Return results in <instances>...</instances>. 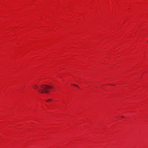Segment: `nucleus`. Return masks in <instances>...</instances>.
<instances>
[{
    "label": "nucleus",
    "instance_id": "1",
    "mask_svg": "<svg viewBox=\"0 0 148 148\" xmlns=\"http://www.w3.org/2000/svg\"><path fill=\"white\" fill-rule=\"evenodd\" d=\"M40 88H39L38 91L40 93H48L50 90L48 89L51 88L52 87L50 86L45 85H42L40 86Z\"/></svg>",
    "mask_w": 148,
    "mask_h": 148
},
{
    "label": "nucleus",
    "instance_id": "2",
    "mask_svg": "<svg viewBox=\"0 0 148 148\" xmlns=\"http://www.w3.org/2000/svg\"><path fill=\"white\" fill-rule=\"evenodd\" d=\"M33 87L35 89H38V87L36 84H35L33 86Z\"/></svg>",
    "mask_w": 148,
    "mask_h": 148
},
{
    "label": "nucleus",
    "instance_id": "3",
    "mask_svg": "<svg viewBox=\"0 0 148 148\" xmlns=\"http://www.w3.org/2000/svg\"><path fill=\"white\" fill-rule=\"evenodd\" d=\"M52 101V100L51 99H48L47 100V102H49V101Z\"/></svg>",
    "mask_w": 148,
    "mask_h": 148
},
{
    "label": "nucleus",
    "instance_id": "4",
    "mask_svg": "<svg viewBox=\"0 0 148 148\" xmlns=\"http://www.w3.org/2000/svg\"><path fill=\"white\" fill-rule=\"evenodd\" d=\"M72 85L75 86H76L78 88H79V86L77 85L74 84H72Z\"/></svg>",
    "mask_w": 148,
    "mask_h": 148
},
{
    "label": "nucleus",
    "instance_id": "5",
    "mask_svg": "<svg viewBox=\"0 0 148 148\" xmlns=\"http://www.w3.org/2000/svg\"><path fill=\"white\" fill-rule=\"evenodd\" d=\"M121 118H124V116H121Z\"/></svg>",
    "mask_w": 148,
    "mask_h": 148
}]
</instances>
